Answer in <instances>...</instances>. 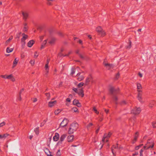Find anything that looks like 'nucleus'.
Listing matches in <instances>:
<instances>
[{
	"instance_id": "nucleus-1",
	"label": "nucleus",
	"mask_w": 156,
	"mask_h": 156,
	"mask_svg": "<svg viewBox=\"0 0 156 156\" xmlns=\"http://www.w3.org/2000/svg\"><path fill=\"white\" fill-rule=\"evenodd\" d=\"M78 125L77 123H73L70 125L69 132V133H72L74 131H76L78 127Z\"/></svg>"
},
{
	"instance_id": "nucleus-2",
	"label": "nucleus",
	"mask_w": 156,
	"mask_h": 156,
	"mask_svg": "<svg viewBox=\"0 0 156 156\" xmlns=\"http://www.w3.org/2000/svg\"><path fill=\"white\" fill-rule=\"evenodd\" d=\"M22 35L23 36L22 38L21 39V43L22 47L23 48L24 47L25 44V40L28 37V36L24 33L22 34Z\"/></svg>"
},
{
	"instance_id": "nucleus-3",
	"label": "nucleus",
	"mask_w": 156,
	"mask_h": 156,
	"mask_svg": "<svg viewBox=\"0 0 156 156\" xmlns=\"http://www.w3.org/2000/svg\"><path fill=\"white\" fill-rule=\"evenodd\" d=\"M153 146L154 144L152 140H149L147 142V143L144 147L145 149H148L153 147Z\"/></svg>"
},
{
	"instance_id": "nucleus-4",
	"label": "nucleus",
	"mask_w": 156,
	"mask_h": 156,
	"mask_svg": "<svg viewBox=\"0 0 156 156\" xmlns=\"http://www.w3.org/2000/svg\"><path fill=\"white\" fill-rule=\"evenodd\" d=\"M47 63L46 64L45 66V71L44 73V76L46 77H48V72L49 69H48V64L49 63V59H47Z\"/></svg>"
},
{
	"instance_id": "nucleus-5",
	"label": "nucleus",
	"mask_w": 156,
	"mask_h": 156,
	"mask_svg": "<svg viewBox=\"0 0 156 156\" xmlns=\"http://www.w3.org/2000/svg\"><path fill=\"white\" fill-rule=\"evenodd\" d=\"M111 135V133H109L107 135L106 134H105L104 136L102 139V141L105 142V141L106 142H108V138Z\"/></svg>"
},
{
	"instance_id": "nucleus-6",
	"label": "nucleus",
	"mask_w": 156,
	"mask_h": 156,
	"mask_svg": "<svg viewBox=\"0 0 156 156\" xmlns=\"http://www.w3.org/2000/svg\"><path fill=\"white\" fill-rule=\"evenodd\" d=\"M111 135V133H109L107 135L106 134H105L104 136L102 139V141L105 142V141L106 142H108V138Z\"/></svg>"
},
{
	"instance_id": "nucleus-7",
	"label": "nucleus",
	"mask_w": 156,
	"mask_h": 156,
	"mask_svg": "<svg viewBox=\"0 0 156 156\" xmlns=\"http://www.w3.org/2000/svg\"><path fill=\"white\" fill-rule=\"evenodd\" d=\"M141 111V109L140 108H136L132 110L131 113L134 114H139Z\"/></svg>"
},
{
	"instance_id": "nucleus-8",
	"label": "nucleus",
	"mask_w": 156,
	"mask_h": 156,
	"mask_svg": "<svg viewBox=\"0 0 156 156\" xmlns=\"http://www.w3.org/2000/svg\"><path fill=\"white\" fill-rule=\"evenodd\" d=\"M68 122V120L66 119L65 118L60 123V126L62 127H64L67 125Z\"/></svg>"
},
{
	"instance_id": "nucleus-9",
	"label": "nucleus",
	"mask_w": 156,
	"mask_h": 156,
	"mask_svg": "<svg viewBox=\"0 0 156 156\" xmlns=\"http://www.w3.org/2000/svg\"><path fill=\"white\" fill-rule=\"evenodd\" d=\"M96 31L102 36H104L105 34V33L102 30V28L100 27H98L97 28Z\"/></svg>"
},
{
	"instance_id": "nucleus-10",
	"label": "nucleus",
	"mask_w": 156,
	"mask_h": 156,
	"mask_svg": "<svg viewBox=\"0 0 156 156\" xmlns=\"http://www.w3.org/2000/svg\"><path fill=\"white\" fill-rule=\"evenodd\" d=\"M113 148H114L115 149H117L118 150H120L122 148V147L121 146L119 147L118 146V144H117L116 146L113 145V147L112 149V153L113 155L114 156H115V154L114 153Z\"/></svg>"
},
{
	"instance_id": "nucleus-11",
	"label": "nucleus",
	"mask_w": 156,
	"mask_h": 156,
	"mask_svg": "<svg viewBox=\"0 0 156 156\" xmlns=\"http://www.w3.org/2000/svg\"><path fill=\"white\" fill-rule=\"evenodd\" d=\"M56 41V38L53 37H49V44L51 45L55 44Z\"/></svg>"
},
{
	"instance_id": "nucleus-12",
	"label": "nucleus",
	"mask_w": 156,
	"mask_h": 156,
	"mask_svg": "<svg viewBox=\"0 0 156 156\" xmlns=\"http://www.w3.org/2000/svg\"><path fill=\"white\" fill-rule=\"evenodd\" d=\"M105 62H104V64L105 66L106 67V68L109 70L112 68H114L113 65L112 64H109L108 63H105Z\"/></svg>"
},
{
	"instance_id": "nucleus-13",
	"label": "nucleus",
	"mask_w": 156,
	"mask_h": 156,
	"mask_svg": "<svg viewBox=\"0 0 156 156\" xmlns=\"http://www.w3.org/2000/svg\"><path fill=\"white\" fill-rule=\"evenodd\" d=\"M66 135L63 134L61 136L60 138V140L58 142L59 144H61L62 142L64 140L65 138L66 137Z\"/></svg>"
},
{
	"instance_id": "nucleus-14",
	"label": "nucleus",
	"mask_w": 156,
	"mask_h": 156,
	"mask_svg": "<svg viewBox=\"0 0 156 156\" xmlns=\"http://www.w3.org/2000/svg\"><path fill=\"white\" fill-rule=\"evenodd\" d=\"M79 96L83 97L84 96L83 90L82 89H79L77 93Z\"/></svg>"
},
{
	"instance_id": "nucleus-15",
	"label": "nucleus",
	"mask_w": 156,
	"mask_h": 156,
	"mask_svg": "<svg viewBox=\"0 0 156 156\" xmlns=\"http://www.w3.org/2000/svg\"><path fill=\"white\" fill-rule=\"evenodd\" d=\"M22 14L23 16V19L26 21L28 16V13L26 12H22Z\"/></svg>"
},
{
	"instance_id": "nucleus-16",
	"label": "nucleus",
	"mask_w": 156,
	"mask_h": 156,
	"mask_svg": "<svg viewBox=\"0 0 156 156\" xmlns=\"http://www.w3.org/2000/svg\"><path fill=\"white\" fill-rule=\"evenodd\" d=\"M34 43V41L33 40L29 41L27 43V46L29 48L31 47Z\"/></svg>"
},
{
	"instance_id": "nucleus-17",
	"label": "nucleus",
	"mask_w": 156,
	"mask_h": 156,
	"mask_svg": "<svg viewBox=\"0 0 156 156\" xmlns=\"http://www.w3.org/2000/svg\"><path fill=\"white\" fill-rule=\"evenodd\" d=\"M59 137V134L58 133H55V135L53 137V139L54 141H57L58 140Z\"/></svg>"
},
{
	"instance_id": "nucleus-18",
	"label": "nucleus",
	"mask_w": 156,
	"mask_h": 156,
	"mask_svg": "<svg viewBox=\"0 0 156 156\" xmlns=\"http://www.w3.org/2000/svg\"><path fill=\"white\" fill-rule=\"evenodd\" d=\"M137 91L138 92H142L141 89L142 88V87L140 84V83H137Z\"/></svg>"
},
{
	"instance_id": "nucleus-19",
	"label": "nucleus",
	"mask_w": 156,
	"mask_h": 156,
	"mask_svg": "<svg viewBox=\"0 0 156 156\" xmlns=\"http://www.w3.org/2000/svg\"><path fill=\"white\" fill-rule=\"evenodd\" d=\"M74 136L73 135L69 136L67 138V141L69 142H72L73 140Z\"/></svg>"
},
{
	"instance_id": "nucleus-20",
	"label": "nucleus",
	"mask_w": 156,
	"mask_h": 156,
	"mask_svg": "<svg viewBox=\"0 0 156 156\" xmlns=\"http://www.w3.org/2000/svg\"><path fill=\"white\" fill-rule=\"evenodd\" d=\"M137 98L138 100L141 102H142V93L141 92H138V94Z\"/></svg>"
},
{
	"instance_id": "nucleus-21",
	"label": "nucleus",
	"mask_w": 156,
	"mask_h": 156,
	"mask_svg": "<svg viewBox=\"0 0 156 156\" xmlns=\"http://www.w3.org/2000/svg\"><path fill=\"white\" fill-rule=\"evenodd\" d=\"M47 40H48L47 39V40H45L44 41H43V43L42 44H41V47L40 48L41 49H42L44 48V47L45 46L46 44L47 43Z\"/></svg>"
},
{
	"instance_id": "nucleus-22",
	"label": "nucleus",
	"mask_w": 156,
	"mask_h": 156,
	"mask_svg": "<svg viewBox=\"0 0 156 156\" xmlns=\"http://www.w3.org/2000/svg\"><path fill=\"white\" fill-rule=\"evenodd\" d=\"M56 101H49V107H52L56 104Z\"/></svg>"
},
{
	"instance_id": "nucleus-23",
	"label": "nucleus",
	"mask_w": 156,
	"mask_h": 156,
	"mask_svg": "<svg viewBox=\"0 0 156 156\" xmlns=\"http://www.w3.org/2000/svg\"><path fill=\"white\" fill-rule=\"evenodd\" d=\"M9 135V134H7V133L3 135L0 134V138H1V139H2L3 138H5Z\"/></svg>"
},
{
	"instance_id": "nucleus-24",
	"label": "nucleus",
	"mask_w": 156,
	"mask_h": 156,
	"mask_svg": "<svg viewBox=\"0 0 156 156\" xmlns=\"http://www.w3.org/2000/svg\"><path fill=\"white\" fill-rule=\"evenodd\" d=\"M13 50V48H10L9 47H7L6 49V52L9 53L12 52Z\"/></svg>"
},
{
	"instance_id": "nucleus-25",
	"label": "nucleus",
	"mask_w": 156,
	"mask_h": 156,
	"mask_svg": "<svg viewBox=\"0 0 156 156\" xmlns=\"http://www.w3.org/2000/svg\"><path fill=\"white\" fill-rule=\"evenodd\" d=\"M44 151L47 156H49V150L46 147L44 148Z\"/></svg>"
},
{
	"instance_id": "nucleus-26",
	"label": "nucleus",
	"mask_w": 156,
	"mask_h": 156,
	"mask_svg": "<svg viewBox=\"0 0 156 156\" xmlns=\"http://www.w3.org/2000/svg\"><path fill=\"white\" fill-rule=\"evenodd\" d=\"M137 135H138V132H136V135L134 136V140H133L132 141V143L133 144L135 142V141H136V140L137 139Z\"/></svg>"
},
{
	"instance_id": "nucleus-27",
	"label": "nucleus",
	"mask_w": 156,
	"mask_h": 156,
	"mask_svg": "<svg viewBox=\"0 0 156 156\" xmlns=\"http://www.w3.org/2000/svg\"><path fill=\"white\" fill-rule=\"evenodd\" d=\"M109 90L110 92L112 93L114 91H115V90L113 87L111 86L110 87Z\"/></svg>"
},
{
	"instance_id": "nucleus-28",
	"label": "nucleus",
	"mask_w": 156,
	"mask_h": 156,
	"mask_svg": "<svg viewBox=\"0 0 156 156\" xmlns=\"http://www.w3.org/2000/svg\"><path fill=\"white\" fill-rule=\"evenodd\" d=\"M34 132L37 135H38L39 133V127H37L34 130Z\"/></svg>"
},
{
	"instance_id": "nucleus-29",
	"label": "nucleus",
	"mask_w": 156,
	"mask_h": 156,
	"mask_svg": "<svg viewBox=\"0 0 156 156\" xmlns=\"http://www.w3.org/2000/svg\"><path fill=\"white\" fill-rule=\"evenodd\" d=\"M79 50H77L76 51V52L77 54H78L79 55L80 58H84L83 56L79 53Z\"/></svg>"
},
{
	"instance_id": "nucleus-30",
	"label": "nucleus",
	"mask_w": 156,
	"mask_h": 156,
	"mask_svg": "<svg viewBox=\"0 0 156 156\" xmlns=\"http://www.w3.org/2000/svg\"><path fill=\"white\" fill-rule=\"evenodd\" d=\"M48 120V119H45L44 120L43 122L41 123V126H43L45 124V123Z\"/></svg>"
},
{
	"instance_id": "nucleus-31",
	"label": "nucleus",
	"mask_w": 156,
	"mask_h": 156,
	"mask_svg": "<svg viewBox=\"0 0 156 156\" xmlns=\"http://www.w3.org/2000/svg\"><path fill=\"white\" fill-rule=\"evenodd\" d=\"M21 33V32H20L16 34V39L17 38L19 39L20 38V37Z\"/></svg>"
},
{
	"instance_id": "nucleus-32",
	"label": "nucleus",
	"mask_w": 156,
	"mask_h": 156,
	"mask_svg": "<svg viewBox=\"0 0 156 156\" xmlns=\"http://www.w3.org/2000/svg\"><path fill=\"white\" fill-rule=\"evenodd\" d=\"M83 79L84 77L83 76H81L77 78L78 80L79 81H81L82 80H83Z\"/></svg>"
},
{
	"instance_id": "nucleus-33",
	"label": "nucleus",
	"mask_w": 156,
	"mask_h": 156,
	"mask_svg": "<svg viewBox=\"0 0 156 156\" xmlns=\"http://www.w3.org/2000/svg\"><path fill=\"white\" fill-rule=\"evenodd\" d=\"M18 60L17 59V58H15L13 62V65L14 66H15L16 65V64H17V63L18 62Z\"/></svg>"
},
{
	"instance_id": "nucleus-34",
	"label": "nucleus",
	"mask_w": 156,
	"mask_h": 156,
	"mask_svg": "<svg viewBox=\"0 0 156 156\" xmlns=\"http://www.w3.org/2000/svg\"><path fill=\"white\" fill-rule=\"evenodd\" d=\"M131 42L130 41H129V44L128 45L126 46V48L127 49H129L131 47Z\"/></svg>"
},
{
	"instance_id": "nucleus-35",
	"label": "nucleus",
	"mask_w": 156,
	"mask_h": 156,
	"mask_svg": "<svg viewBox=\"0 0 156 156\" xmlns=\"http://www.w3.org/2000/svg\"><path fill=\"white\" fill-rule=\"evenodd\" d=\"M79 102V101L76 99H75L73 101V105H76Z\"/></svg>"
},
{
	"instance_id": "nucleus-36",
	"label": "nucleus",
	"mask_w": 156,
	"mask_h": 156,
	"mask_svg": "<svg viewBox=\"0 0 156 156\" xmlns=\"http://www.w3.org/2000/svg\"><path fill=\"white\" fill-rule=\"evenodd\" d=\"M75 71H76V69H75L73 68H72L71 69V74L72 75H73V74H74L75 72Z\"/></svg>"
},
{
	"instance_id": "nucleus-37",
	"label": "nucleus",
	"mask_w": 156,
	"mask_h": 156,
	"mask_svg": "<svg viewBox=\"0 0 156 156\" xmlns=\"http://www.w3.org/2000/svg\"><path fill=\"white\" fill-rule=\"evenodd\" d=\"M72 53V51H70L69 52L68 54H67V55H63L62 54H59V55H60V56H69V55L70 54H71Z\"/></svg>"
},
{
	"instance_id": "nucleus-38",
	"label": "nucleus",
	"mask_w": 156,
	"mask_h": 156,
	"mask_svg": "<svg viewBox=\"0 0 156 156\" xmlns=\"http://www.w3.org/2000/svg\"><path fill=\"white\" fill-rule=\"evenodd\" d=\"M78 89L77 88H75L74 87L73 88V90L76 93H77L78 91Z\"/></svg>"
},
{
	"instance_id": "nucleus-39",
	"label": "nucleus",
	"mask_w": 156,
	"mask_h": 156,
	"mask_svg": "<svg viewBox=\"0 0 156 156\" xmlns=\"http://www.w3.org/2000/svg\"><path fill=\"white\" fill-rule=\"evenodd\" d=\"M12 36L10 37V38L6 41L5 44H7L12 39Z\"/></svg>"
},
{
	"instance_id": "nucleus-40",
	"label": "nucleus",
	"mask_w": 156,
	"mask_h": 156,
	"mask_svg": "<svg viewBox=\"0 0 156 156\" xmlns=\"http://www.w3.org/2000/svg\"><path fill=\"white\" fill-rule=\"evenodd\" d=\"M61 153L60 152V150H58L56 153V156H60Z\"/></svg>"
},
{
	"instance_id": "nucleus-41",
	"label": "nucleus",
	"mask_w": 156,
	"mask_h": 156,
	"mask_svg": "<svg viewBox=\"0 0 156 156\" xmlns=\"http://www.w3.org/2000/svg\"><path fill=\"white\" fill-rule=\"evenodd\" d=\"M84 85V83L83 82H81L80 83L78 84V85L77 86L79 88H80V87H82Z\"/></svg>"
},
{
	"instance_id": "nucleus-42",
	"label": "nucleus",
	"mask_w": 156,
	"mask_h": 156,
	"mask_svg": "<svg viewBox=\"0 0 156 156\" xmlns=\"http://www.w3.org/2000/svg\"><path fill=\"white\" fill-rule=\"evenodd\" d=\"M60 112L61 110L58 109L55 112V115H58Z\"/></svg>"
},
{
	"instance_id": "nucleus-43",
	"label": "nucleus",
	"mask_w": 156,
	"mask_h": 156,
	"mask_svg": "<svg viewBox=\"0 0 156 156\" xmlns=\"http://www.w3.org/2000/svg\"><path fill=\"white\" fill-rule=\"evenodd\" d=\"M93 110L95 112V113H96L97 114H99V112L97 111V110L95 107H94L93 108Z\"/></svg>"
},
{
	"instance_id": "nucleus-44",
	"label": "nucleus",
	"mask_w": 156,
	"mask_h": 156,
	"mask_svg": "<svg viewBox=\"0 0 156 156\" xmlns=\"http://www.w3.org/2000/svg\"><path fill=\"white\" fill-rule=\"evenodd\" d=\"M13 75L12 74H10L9 75L7 76V79H11Z\"/></svg>"
},
{
	"instance_id": "nucleus-45",
	"label": "nucleus",
	"mask_w": 156,
	"mask_h": 156,
	"mask_svg": "<svg viewBox=\"0 0 156 156\" xmlns=\"http://www.w3.org/2000/svg\"><path fill=\"white\" fill-rule=\"evenodd\" d=\"M5 124V122H3L0 123V127L3 126Z\"/></svg>"
},
{
	"instance_id": "nucleus-46",
	"label": "nucleus",
	"mask_w": 156,
	"mask_h": 156,
	"mask_svg": "<svg viewBox=\"0 0 156 156\" xmlns=\"http://www.w3.org/2000/svg\"><path fill=\"white\" fill-rule=\"evenodd\" d=\"M120 76V74L119 73H118L115 76V79H118V78Z\"/></svg>"
},
{
	"instance_id": "nucleus-47",
	"label": "nucleus",
	"mask_w": 156,
	"mask_h": 156,
	"mask_svg": "<svg viewBox=\"0 0 156 156\" xmlns=\"http://www.w3.org/2000/svg\"><path fill=\"white\" fill-rule=\"evenodd\" d=\"M72 110L74 112H76L77 111L78 109H77V108H76V107L73 108H72Z\"/></svg>"
},
{
	"instance_id": "nucleus-48",
	"label": "nucleus",
	"mask_w": 156,
	"mask_h": 156,
	"mask_svg": "<svg viewBox=\"0 0 156 156\" xmlns=\"http://www.w3.org/2000/svg\"><path fill=\"white\" fill-rule=\"evenodd\" d=\"M7 75H1V77L4 78V79H7Z\"/></svg>"
},
{
	"instance_id": "nucleus-49",
	"label": "nucleus",
	"mask_w": 156,
	"mask_h": 156,
	"mask_svg": "<svg viewBox=\"0 0 156 156\" xmlns=\"http://www.w3.org/2000/svg\"><path fill=\"white\" fill-rule=\"evenodd\" d=\"M27 27H24L23 28V31L24 32L27 31Z\"/></svg>"
},
{
	"instance_id": "nucleus-50",
	"label": "nucleus",
	"mask_w": 156,
	"mask_h": 156,
	"mask_svg": "<svg viewBox=\"0 0 156 156\" xmlns=\"http://www.w3.org/2000/svg\"><path fill=\"white\" fill-rule=\"evenodd\" d=\"M30 63L32 65H33L34 64V61L33 60H31L30 61Z\"/></svg>"
},
{
	"instance_id": "nucleus-51",
	"label": "nucleus",
	"mask_w": 156,
	"mask_h": 156,
	"mask_svg": "<svg viewBox=\"0 0 156 156\" xmlns=\"http://www.w3.org/2000/svg\"><path fill=\"white\" fill-rule=\"evenodd\" d=\"M93 125L92 123H89L87 126V128L88 129L89 127H90V126H92Z\"/></svg>"
},
{
	"instance_id": "nucleus-52",
	"label": "nucleus",
	"mask_w": 156,
	"mask_h": 156,
	"mask_svg": "<svg viewBox=\"0 0 156 156\" xmlns=\"http://www.w3.org/2000/svg\"><path fill=\"white\" fill-rule=\"evenodd\" d=\"M37 52H35V54L34 55V58H37V56H38V55H37Z\"/></svg>"
},
{
	"instance_id": "nucleus-53",
	"label": "nucleus",
	"mask_w": 156,
	"mask_h": 156,
	"mask_svg": "<svg viewBox=\"0 0 156 156\" xmlns=\"http://www.w3.org/2000/svg\"><path fill=\"white\" fill-rule=\"evenodd\" d=\"M45 94L47 97V100H48L49 99V93H45Z\"/></svg>"
},
{
	"instance_id": "nucleus-54",
	"label": "nucleus",
	"mask_w": 156,
	"mask_h": 156,
	"mask_svg": "<svg viewBox=\"0 0 156 156\" xmlns=\"http://www.w3.org/2000/svg\"><path fill=\"white\" fill-rule=\"evenodd\" d=\"M89 81V78H87L86 80V85H87V83H88Z\"/></svg>"
},
{
	"instance_id": "nucleus-55",
	"label": "nucleus",
	"mask_w": 156,
	"mask_h": 156,
	"mask_svg": "<svg viewBox=\"0 0 156 156\" xmlns=\"http://www.w3.org/2000/svg\"><path fill=\"white\" fill-rule=\"evenodd\" d=\"M141 145H139V146L136 147L135 148V150H138L139 149V147L141 146Z\"/></svg>"
},
{
	"instance_id": "nucleus-56",
	"label": "nucleus",
	"mask_w": 156,
	"mask_h": 156,
	"mask_svg": "<svg viewBox=\"0 0 156 156\" xmlns=\"http://www.w3.org/2000/svg\"><path fill=\"white\" fill-rule=\"evenodd\" d=\"M11 80L12 82H14L15 81V78L13 77V76L11 78Z\"/></svg>"
},
{
	"instance_id": "nucleus-57",
	"label": "nucleus",
	"mask_w": 156,
	"mask_h": 156,
	"mask_svg": "<svg viewBox=\"0 0 156 156\" xmlns=\"http://www.w3.org/2000/svg\"><path fill=\"white\" fill-rule=\"evenodd\" d=\"M76 105L78 107H80L81 106V104L79 102Z\"/></svg>"
},
{
	"instance_id": "nucleus-58",
	"label": "nucleus",
	"mask_w": 156,
	"mask_h": 156,
	"mask_svg": "<svg viewBox=\"0 0 156 156\" xmlns=\"http://www.w3.org/2000/svg\"><path fill=\"white\" fill-rule=\"evenodd\" d=\"M18 100L19 101H21V95L20 94L19 95V97L18 98Z\"/></svg>"
},
{
	"instance_id": "nucleus-59",
	"label": "nucleus",
	"mask_w": 156,
	"mask_h": 156,
	"mask_svg": "<svg viewBox=\"0 0 156 156\" xmlns=\"http://www.w3.org/2000/svg\"><path fill=\"white\" fill-rule=\"evenodd\" d=\"M66 100L68 102H70L71 101V100L70 98H68L66 99Z\"/></svg>"
},
{
	"instance_id": "nucleus-60",
	"label": "nucleus",
	"mask_w": 156,
	"mask_h": 156,
	"mask_svg": "<svg viewBox=\"0 0 156 156\" xmlns=\"http://www.w3.org/2000/svg\"><path fill=\"white\" fill-rule=\"evenodd\" d=\"M138 75L140 77H142L143 76L142 74L140 73H139Z\"/></svg>"
},
{
	"instance_id": "nucleus-61",
	"label": "nucleus",
	"mask_w": 156,
	"mask_h": 156,
	"mask_svg": "<svg viewBox=\"0 0 156 156\" xmlns=\"http://www.w3.org/2000/svg\"><path fill=\"white\" fill-rule=\"evenodd\" d=\"M138 153L137 152H136L135 153L133 154V156H135L136 155L138 154Z\"/></svg>"
},
{
	"instance_id": "nucleus-62",
	"label": "nucleus",
	"mask_w": 156,
	"mask_h": 156,
	"mask_svg": "<svg viewBox=\"0 0 156 156\" xmlns=\"http://www.w3.org/2000/svg\"><path fill=\"white\" fill-rule=\"evenodd\" d=\"M37 101V98H34V100H33V102H36V101Z\"/></svg>"
},
{
	"instance_id": "nucleus-63",
	"label": "nucleus",
	"mask_w": 156,
	"mask_h": 156,
	"mask_svg": "<svg viewBox=\"0 0 156 156\" xmlns=\"http://www.w3.org/2000/svg\"><path fill=\"white\" fill-rule=\"evenodd\" d=\"M126 101H122L121 102V104H126Z\"/></svg>"
},
{
	"instance_id": "nucleus-64",
	"label": "nucleus",
	"mask_w": 156,
	"mask_h": 156,
	"mask_svg": "<svg viewBox=\"0 0 156 156\" xmlns=\"http://www.w3.org/2000/svg\"><path fill=\"white\" fill-rule=\"evenodd\" d=\"M99 130H100V128H99L96 131V133H98V131H99Z\"/></svg>"
}]
</instances>
